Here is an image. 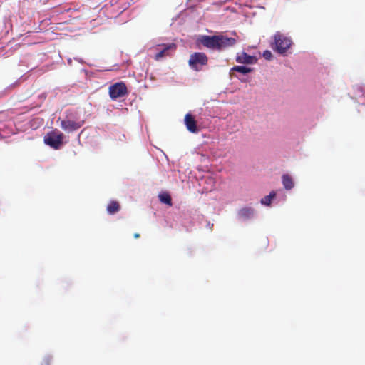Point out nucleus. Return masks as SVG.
Instances as JSON below:
<instances>
[{"mask_svg": "<svg viewBox=\"0 0 365 365\" xmlns=\"http://www.w3.org/2000/svg\"><path fill=\"white\" fill-rule=\"evenodd\" d=\"M237 40L235 38L227 37L220 34L214 36L202 35L196 40L198 48L201 46L211 50L222 51L234 46Z\"/></svg>", "mask_w": 365, "mask_h": 365, "instance_id": "obj_1", "label": "nucleus"}, {"mask_svg": "<svg viewBox=\"0 0 365 365\" xmlns=\"http://www.w3.org/2000/svg\"><path fill=\"white\" fill-rule=\"evenodd\" d=\"M273 39L274 43L272 44V48L280 54L285 53L292 43L289 38L279 32H277L274 35Z\"/></svg>", "mask_w": 365, "mask_h": 365, "instance_id": "obj_2", "label": "nucleus"}, {"mask_svg": "<svg viewBox=\"0 0 365 365\" xmlns=\"http://www.w3.org/2000/svg\"><path fill=\"white\" fill-rule=\"evenodd\" d=\"M208 63V58L205 53L195 52L190 55L188 64L190 68L196 71L202 70L203 66Z\"/></svg>", "mask_w": 365, "mask_h": 365, "instance_id": "obj_3", "label": "nucleus"}, {"mask_svg": "<svg viewBox=\"0 0 365 365\" xmlns=\"http://www.w3.org/2000/svg\"><path fill=\"white\" fill-rule=\"evenodd\" d=\"M64 135L58 130L48 133L44 137V143L53 149H59L63 145Z\"/></svg>", "mask_w": 365, "mask_h": 365, "instance_id": "obj_4", "label": "nucleus"}, {"mask_svg": "<svg viewBox=\"0 0 365 365\" xmlns=\"http://www.w3.org/2000/svg\"><path fill=\"white\" fill-rule=\"evenodd\" d=\"M127 93V87L123 82L115 83L109 88V94L112 99L123 97Z\"/></svg>", "mask_w": 365, "mask_h": 365, "instance_id": "obj_5", "label": "nucleus"}, {"mask_svg": "<svg viewBox=\"0 0 365 365\" xmlns=\"http://www.w3.org/2000/svg\"><path fill=\"white\" fill-rule=\"evenodd\" d=\"M83 125V120H74L68 117L61 122V128L68 133L73 132L79 129Z\"/></svg>", "mask_w": 365, "mask_h": 365, "instance_id": "obj_6", "label": "nucleus"}, {"mask_svg": "<svg viewBox=\"0 0 365 365\" xmlns=\"http://www.w3.org/2000/svg\"><path fill=\"white\" fill-rule=\"evenodd\" d=\"M159 46H160V45H159ZM161 46L163 48L155 56V59L156 61H159L165 56H170L171 53L175 52L177 48V46L174 43L163 44Z\"/></svg>", "mask_w": 365, "mask_h": 365, "instance_id": "obj_7", "label": "nucleus"}, {"mask_svg": "<svg viewBox=\"0 0 365 365\" xmlns=\"http://www.w3.org/2000/svg\"><path fill=\"white\" fill-rule=\"evenodd\" d=\"M184 121L187 129L190 133H197L199 131V129L197 128V121L190 113H187L185 115Z\"/></svg>", "mask_w": 365, "mask_h": 365, "instance_id": "obj_8", "label": "nucleus"}, {"mask_svg": "<svg viewBox=\"0 0 365 365\" xmlns=\"http://www.w3.org/2000/svg\"><path fill=\"white\" fill-rule=\"evenodd\" d=\"M236 61L242 64H254L256 63L257 58L253 56L248 55L245 52H241L237 53Z\"/></svg>", "mask_w": 365, "mask_h": 365, "instance_id": "obj_9", "label": "nucleus"}, {"mask_svg": "<svg viewBox=\"0 0 365 365\" xmlns=\"http://www.w3.org/2000/svg\"><path fill=\"white\" fill-rule=\"evenodd\" d=\"M282 184L285 189L291 190L294 187V182L291 176L287 174H284L282 177Z\"/></svg>", "mask_w": 365, "mask_h": 365, "instance_id": "obj_10", "label": "nucleus"}, {"mask_svg": "<svg viewBox=\"0 0 365 365\" xmlns=\"http://www.w3.org/2000/svg\"><path fill=\"white\" fill-rule=\"evenodd\" d=\"M254 210L250 207L242 208L239 211V215L241 218L248 219L253 216Z\"/></svg>", "mask_w": 365, "mask_h": 365, "instance_id": "obj_11", "label": "nucleus"}, {"mask_svg": "<svg viewBox=\"0 0 365 365\" xmlns=\"http://www.w3.org/2000/svg\"><path fill=\"white\" fill-rule=\"evenodd\" d=\"M120 210V205L117 201H111L107 206V211L109 214L113 215Z\"/></svg>", "mask_w": 365, "mask_h": 365, "instance_id": "obj_12", "label": "nucleus"}, {"mask_svg": "<svg viewBox=\"0 0 365 365\" xmlns=\"http://www.w3.org/2000/svg\"><path fill=\"white\" fill-rule=\"evenodd\" d=\"M158 197L162 203L166 204L170 207L173 205L171 197L168 192L160 194Z\"/></svg>", "mask_w": 365, "mask_h": 365, "instance_id": "obj_13", "label": "nucleus"}, {"mask_svg": "<svg viewBox=\"0 0 365 365\" xmlns=\"http://www.w3.org/2000/svg\"><path fill=\"white\" fill-rule=\"evenodd\" d=\"M231 70L233 71H237L243 74L250 73L253 71L252 68L244 66H235Z\"/></svg>", "mask_w": 365, "mask_h": 365, "instance_id": "obj_14", "label": "nucleus"}, {"mask_svg": "<svg viewBox=\"0 0 365 365\" xmlns=\"http://www.w3.org/2000/svg\"><path fill=\"white\" fill-rule=\"evenodd\" d=\"M276 196L274 191H272L269 195L265 196L261 200V203L265 205H269L272 200Z\"/></svg>", "mask_w": 365, "mask_h": 365, "instance_id": "obj_15", "label": "nucleus"}, {"mask_svg": "<svg viewBox=\"0 0 365 365\" xmlns=\"http://www.w3.org/2000/svg\"><path fill=\"white\" fill-rule=\"evenodd\" d=\"M263 57L266 59V60H271L272 58V53L269 50H266L264 51L263 53Z\"/></svg>", "mask_w": 365, "mask_h": 365, "instance_id": "obj_16", "label": "nucleus"}, {"mask_svg": "<svg viewBox=\"0 0 365 365\" xmlns=\"http://www.w3.org/2000/svg\"><path fill=\"white\" fill-rule=\"evenodd\" d=\"M134 237L135 238H139L140 237V234L139 233H135L134 234Z\"/></svg>", "mask_w": 365, "mask_h": 365, "instance_id": "obj_17", "label": "nucleus"}]
</instances>
